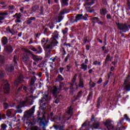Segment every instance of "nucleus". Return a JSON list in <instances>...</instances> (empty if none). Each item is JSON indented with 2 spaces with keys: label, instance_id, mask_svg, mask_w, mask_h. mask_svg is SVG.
Listing matches in <instances>:
<instances>
[{
  "label": "nucleus",
  "instance_id": "obj_1",
  "mask_svg": "<svg viewBox=\"0 0 130 130\" xmlns=\"http://www.w3.org/2000/svg\"><path fill=\"white\" fill-rule=\"evenodd\" d=\"M77 77H78V74H75L73 77V79L71 80V82L69 83V84L70 85L69 92L70 94H71V95H73V94H74V92H76V91L78 90V89H79V87L80 88L85 87V85H84L83 80V79H82V77L81 76L79 77V81L78 85V84H77V82H76V81H77Z\"/></svg>",
  "mask_w": 130,
  "mask_h": 130
},
{
  "label": "nucleus",
  "instance_id": "obj_2",
  "mask_svg": "<svg viewBox=\"0 0 130 130\" xmlns=\"http://www.w3.org/2000/svg\"><path fill=\"white\" fill-rule=\"evenodd\" d=\"M49 99H50V98L48 94H44L43 95L41 100L39 102L40 109H42V110H45L46 109V106L45 105H48Z\"/></svg>",
  "mask_w": 130,
  "mask_h": 130
},
{
  "label": "nucleus",
  "instance_id": "obj_3",
  "mask_svg": "<svg viewBox=\"0 0 130 130\" xmlns=\"http://www.w3.org/2000/svg\"><path fill=\"white\" fill-rule=\"evenodd\" d=\"M58 44V42H56L55 43V42H54L53 43L51 42V41L50 40V44H44L43 45V47H44V48H45V49H46V50H48V52H47V53L48 54H49L50 53V50H51V49H52V48H53V47H54V46H56V45Z\"/></svg>",
  "mask_w": 130,
  "mask_h": 130
},
{
  "label": "nucleus",
  "instance_id": "obj_4",
  "mask_svg": "<svg viewBox=\"0 0 130 130\" xmlns=\"http://www.w3.org/2000/svg\"><path fill=\"white\" fill-rule=\"evenodd\" d=\"M117 25L118 29L122 32H127L130 29V25H127L126 24L118 23Z\"/></svg>",
  "mask_w": 130,
  "mask_h": 130
},
{
  "label": "nucleus",
  "instance_id": "obj_5",
  "mask_svg": "<svg viewBox=\"0 0 130 130\" xmlns=\"http://www.w3.org/2000/svg\"><path fill=\"white\" fill-rule=\"evenodd\" d=\"M22 60L23 62H25V63L28 66V67H31V65L32 64V61L30 60V57H29L26 53L23 54Z\"/></svg>",
  "mask_w": 130,
  "mask_h": 130
},
{
  "label": "nucleus",
  "instance_id": "obj_6",
  "mask_svg": "<svg viewBox=\"0 0 130 130\" xmlns=\"http://www.w3.org/2000/svg\"><path fill=\"white\" fill-rule=\"evenodd\" d=\"M3 91H4L5 93H9L10 92V86L9 84H8L7 81H5V84L3 86L2 84H0V92H3Z\"/></svg>",
  "mask_w": 130,
  "mask_h": 130
},
{
  "label": "nucleus",
  "instance_id": "obj_7",
  "mask_svg": "<svg viewBox=\"0 0 130 130\" xmlns=\"http://www.w3.org/2000/svg\"><path fill=\"white\" fill-rule=\"evenodd\" d=\"M124 89L126 91H130V76H128L124 81Z\"/></svg>",
  "mask_w": 130,
  "mask_h": 130
},
{
  "label": "nucleus",
  "instance_id": "obj_8",
  "mask_svg": "<svg viewBox=\"0 0 130 130\" xmlns=\"http://www.w3.org/2000/svg\"><path fill=\"white\" fill-rule=\"evenodd\" d=\"M35 111V106H34L30 110H29L28 111L26 112L24 116V117H27V118H29V117H31L32 115L34 114V112Z\"/></svg>",
  "mask_w": 130,
  "mask_h": 130
},
{
  "label": "nucleus",
  "instance_id": "obj_9",
  "mask_svg": "<svg viewBox=\"0 0 130 130\" xmlns=\"http://www.w3.org/2000/svg\"><path fill=\"white\" fill-rule=\"evenodd\" d=\"M61 89H62V83L60 84L59 87L58 88L56 86H54L52 90V94L53 96L56 97V94H57V93H59V91Z\"/></svg>",
  "mask_w": 130,
  "mask_h": 130
},
{
  "label": "nucleus",
  "instance_id": "obj_10",
  "mask_svg": "<svg viewBox=\"0 0 130 130\" xmlns=\"http://www.w3.org/2000/svg\"><path fill=\"white\" fill-rule=\"evenodd\" d=\"M80 20H85V21H86L87 17L84 16L83 14H77L75 17V19L74 22L77 23L78 21H80Z\"/></svg>",
  "mask_w": 130,
  "mask_h": 130
},
{
  "label": "nucleus",
  "instance_id": "obj_11",
  "mask_svg": "<svg viewBox=\"0 0 130 130\" xmlns=\"http://www.w3.org/2000/svg\"><path fill=\"white\" fill-rule=\"evenodd\" d=\"M58 39V32L57 31H55L53 33L52 38H51L50 40L51 41L52 43H53V42H58L57 41H56V39Z\"/></svg>",
  "mask_w": 130,
  "mask_h": 130
},
{
  "label": "nucleus",
  "instance_id": "obj_12",
  "mask_svg": "<svg viewBox=\"0 0 130 130\" xmlns=\"http://www.w3.org/2000/svg\"><path fill=\"white\" fill-rule=\"evenodd\" d=\"M105 125L109 130L113 129L114 127V125L111 124V120H107L105 122Z\"/></svg>",
  "mask_w": 130,
  "mask_h": 130
},
{
  "label": "nucleus",
  "instance_id": "obj_13",
  "mask_svg": "<svg viewBox=\"0 0 130 130\" xmlns=\"http://www.w3.org/2000/svg\"><path fill=\"white\" fill-rule=\"evenodd\" d=\"M24 77H23V75L20 74L19 77L18 78L17 80L14 82V85L16 87H18L19 86V84L21 83H24V80H23Z\"/></svg>",
  "mask_w": 130,
  "mask_h": 130
},
{
  "label": "nucleus",
  "instance_id": "obj_14",
  "mask_svg": "<svg viewBox=\"0 0 130 130\" xmlns=\"http://www.w3.org/2000/svg\"><path fill=\"white\" fill-rule=\"evenodd\" d=\"M27 102H30V101H29V98H26V100L23 101L22 102H20L19 104L17 106V110H19L20 108H22L23 106H25V105Z\"/></svg>",
  "mask_w": 130,
  "mask_h": 130
},
{
  "label": "nucleus",
  "instance_id": "obj_15",
  "mask_svg": "<svg viewBox=\"0 0 130 130\" xmlns=\"http://www.w3.org/2000/svg\"><path fill=\"white\" fill-rule=\"evenodd\" d=\"M21 17H22L21 13H16L13 16V18L16 19V20H15V23H21V20H20Z\"/></svg>",
  "mask_w": 130,
  "mask_h": 130
},
{
  "label": "nucleus",
  "instance_id": "obj_16",
  "mask_svg": "<svg viewBox=\"0 0 130 130\" xmlns=\"http://www.w3.org/2000/svg\"><path fill=\"white\" fill-rule=\"evenodd\" d=\"M8 15H9L8 11L0 13V23H2V21H3V20H5L6 16H8Z\"/></svg>",
  "mask_w": 130,
  "mask_h": 130
},
{
  "label": "nucleus",
  "instance_id": "obj_17",
  "mask_svg": "<svg viewBox=\"0 0 130 130\" xmlns=\"http://www.w3.org/2000/svg\"><path fill=\"white\" fill-rule=\"evenodd\" d=\"M15 70V68L13 66V64L7 65L6 67L5 70L6 72H8V73H12Z\"/></svg>",
  "mask_w": 130,
  "mask_h": 130
},
{
  "label": "nucleus",
  "instance_id": "obj_18",
  "mask_svg": "<svg viewBox=\"0 0 130 130\" xmlns=\"http://www.w3.org/2000/svg\"><path fill=\"white\" fill-rule=\"evenodd\" d=\"M5 50L6 51V52H8L9 53H11V52H12L13 51V48L11 45H8L6 47H5Z\"/></svg>",
  "mask_w": 130,
  "mask_h": 130
},
{
  "label": "nucleus",
  "instance_id": "obj_19",
  "mask_svg": "<svg viewBox=\"0 0 130 130\" xmlns=\"http://www.w3.org/2000/svg\"><path fill=\"white\" fill-rule=\"evenodd\" d=\"M80 69L83 70L84 72H86L88 69V66L85 64V63H82L80 64Z\"/></svg>",
  "mask_w": 130,
  "mask_h": 130
},
{
  "label": "nucleus",
  "instance_id": "obj_20",
  "mask_svg": "<svg viewBox=\"0 0 130 130\" xmlns=\"http://www.w3.org/2000/svg\"><path fill=\"white\" fill-rule=\"evenodd\" d=\"M100 13L101 16H104V17H105V15L106 14H107V10L106 9L102 8L100 10Z\"/></svg>",
  "mask_w": 130,
  "mask_h": 130
},
{
  "label": "nucleus",
  "instance_id": "obj_21",
  "mask_svg": "<svg viewBox=\"0 0 130 130\" xmlns=\"http://www.w3.org/2000/svg\"><path fill=\"white\" fill-rule=\"evenodd\" d=\"M8 42H9V41L6 37H3L2 38V43L3 45H6V44H8Z\"/></svg>",
  "mask_w": 130,
  "mask_h": 130
},
{
  "label": "nucleus",
  "instance_id": "obj_22",
  "mask_svg": "<svg viewBox=\"0 0 130 130\" xmlns=\"http://www.w3.org/2000/svg\"><path fill=\"white\" fill-rule=\"evenodd\" d=\"M31 58L35 60V61H39V60L40 59L39 56L35 55L33 54H31Z\"/></svg>",
  "mask_w": 130,
  "mask_h": 130
},
{
  "label": "nucleus",
  "instance_id": "obj_23",
  "mask_svg": "<svg viewBox=\"0 0 130 130\" xmlns=\"http://www.w3.org/2000/svg\"><path fill=\"white\" fill-rule=\"evenodd\" d=\"M100 125V123H99V122H97L94 123L91 125V127H93L95 129H97V128H98V127H99Z\"/></svg>",
  "mask_w": 130,
  "mask_h": 130
},
{
  "label": "nucleus",
  "instance_id": "obj_24",
  "mask_svg": "<svg viewBox=\"0 0 130 130\" xmlns=\"http://www.w3.org/2000/svg\"><path fill=\"white\" fill-rule=\"evenodd\" d=\"M67 113L70 115H73V108H72V106H70L67 109Z\"/></svg>",
  "mask_w": 130,
  "mask_h": 130
},
{
  "label": "nucleus",
  "instance_id": "obj_25",
  "mask_svg": "<svg viewBox=\"0 0 130 130\" xmlns=\"http://www.w3.org/2000/svg\"><path fill=\"white\" fill-rule=\"evenodd\" d=\"M68 13H69L68 9H64L60 12L59 16H62V15H64V14H68Z\"/></svg>",
  "mask_w": 130,
  "mask_h": 130
},
{
  "label": "nucleus",
  "instance_id": "obj_26",
  "mask_svg": "<svg viewBox=\"0 0 130 130\" xmlns=\"http://www.w3.org/2000/svg\"><path fill=\"white\" fill-rule=\"evenodd\" d=\"M5 63V57L3 56L0 55V67Z\"/></svg>",
  "mask_w": 130,
  "mask_h": 130
},
{
  "label": "nucleus",
  "instance_id": "obj_27",
  "mask_svg": "<svg viewBox=\"0 0 130 130\" xmlns=\"http://www.w3.org/2000/svg\"><path fill=\"white\" fill-rule=\"evenodd\" d=\"M31 10L32 12L35 13L36 11H38L39 10V5H35V6L31 8Z\"/></svg>",
  "mask_w": 130,
  "mask_h": 130
},
{
  "label": "nucleus",
  "instance_id": "obj_28",
  "mask_svg": "<svg viewBox=\"0 0 130 130\" xmlns=\"http://www.w3.org/2000/svg\"><path fill=\"white\" fill-rule=\"evenodd\" d=\"M10 106H14V105L11 103H9V105H8L7 103L4 104V107L5 109H8Z\"/></svg>",
  "mask_w": 130,
  "mask_h": 130
},
{
  "label": "nucleus",
  "instance_id": "obj_29",
  "mask_svg": "<svg viewBox=\"0 0 130 130\" xmlns=\"http://www.w3.org/2000/svg\"><path fill=\"white\" fill-rule=\"evenodd\" d=\"M35 81H36V77H32L30 82V86H33L34 85V83H35Z\"/></svg>",
  "mask_w": 130,
  "mask_h": 130
},
{
  "label": "nucleus",
  "instance_id": "obj_30",
  "mask_svg": "<svg viewBox=\"0 0 130 130\" xmlns=\"http://www.w3.org/2000/svg\"><path fill=\"white\" fill-rule=\"evenodd\" d=\"M60 2L62 5H63L64 6H69V3H68L69 0H60Z\"/></svg>",
  "mask_w": 130,
  "mask_h": 130
},
{
  "label": "nucleus",
  "instance_id": "obj_31",
  "mask_svg": "<svg viewBox=\"0 0 130 130\" xmlns=\"http://www.w3.org/2000/svg\"><path fill=\"white\" fill-rule=\"evenodd\" d=\"M13 61L15 66H17V61H18V56H17V55H14L13 57Z\"/></svg>",
  "mask_w": 130,
  "mask_h": 130
},
{
  "label": "nucleus",
  "instance_id": "obj_32",
  "mask_svg": "<svg viewBox=\"0 0 130 130\" xmlns=\"http://www.w3.org/2000/svg\"><path fill=\"white\" fill-rule=\"evenodd\" d=\"M32 20H35V18L30 17L28 20L26 21V23L29 25V24H31V23H32Z\"/></svg>",
  "mask_w": 130,
  "mask_h": 130
},
{
  "label": "nucleus",
  "instance_id": "obj_33",
  "mask_svg": "<svg viewBox=\"0 0 130 130\" xmlns=\"http://www.w3.org/2000/svg\"><path fill=\"white\" fill-rule=\"evenodd\" d=\"M57 79L59 82H61V81H63L64 80L63 77H62L60 75H58Z\"/></svg>",
  "mask_w": 130,
  "mask_h": 130
},
{
  "label": "nucleus",
  "instance_id": "obj_34",
  "mask_svg": "<svg viewBox=\"0 0 130 130\" xmlns=\"http://www.w3.org/2000/svg\"><path fill=\"white\" fill-rule=\"evenodd\" d=\"M109 60H111V58H110V56H109V55H108L106 56V58L105 59V63H108Z\"/></svg>",
  "mask_w": 130,
  "mask_h": 130
},
{
  "label": "nucleus",
  "instance_id": "obj_35",
  "mask_svg": "<svg viewBox=\"0 0 130 130\" xmlns=\"http://www.w3.org/2000/svg\"><path fill=\"white\" fill-rule=\"evenodd\" d=\"M69 31V28H65L64 30H62V33H63V34L64 35H68V31Z\"/></svg>",
  "mask_w": 130,
  "mask_h": 130
},
{
  "label": "nucleus",
  "instance_id": "obj_36",
  "mask_svg": "<svg viewBox=\"0 0 130 130\" xmlns=\"http://www.w3.org/2000/svg\"><path fill=\"white\" fill-rule=\"evenodd\" d=\"M89 85H90V86L91 87V88H93L95 86H96V84H95V83L94 82H92V80H90L89 83Z\"/></svg>",
  "mask_w": 130,
  "mask_h": 130
},
{
  "label": "nucleus",
  "instance_id": "obj_37",
  "mask_svg": "<svg viewBox=\"0 0 130 130\" xmlns=\"http://www.w3.org/2000/svg\"><path fill=\"white\" fill-rule=\"evenodd\" d=\"M100 103H101V97H99L98 99V104L96 105L97 107L99 108V106H100Z\"/></svg>",
  "mask_w": 130,
  "mask_h": 130
},
{
  "label": "nucleus",
  "instance_id": "obj_38",
  "mask_svg": "<svg viewBox=\"0 0 130 130\" xmlns=\"http://www.w3.org/2000/svg\"><path fill=\"white\" fill-rule=\"evenodd\" d=\"M48 42V40H46L45 38H43L41 40V43L43 44V43H45V44L47 43Z\"/></svg>",
  "mask_w": 130,
  "mask_h": 130
},
{
  "label": "nucleus",
  "instance_id": "obj_39",
  "mask_svg": "<svg viewBox=\"0 0 130 130\" xmlns=\"http://www.w3.org/2000/svg\"><path fill=\"white\" fill-rule=\"evenodd\" d=\"M7 126L5 124H2L1 125L2 130H7Z\"/></svg>",
  "mask_w": 130,
  "mask_h": 130
},
{
  "label": "nucleus",
  "instance_id": "obj_40",
  "mask_svg": "<svg viewBox=\"0 0 130 130\" xmlns=\"http://www.w3.org/2000/svg\"><path fill=\"white\" fill-rule=\"evenodd\" d=\"M10 33L12 35H15V34H17V31H15L14 28H13L11 29H10Z\"/></svg>",
  "mask_w": 130,
  "mask_h": 130
},
{
  "label": "nucleus",
  "instance_id": "obj_41",
  "mask_svg": "<svg viewBox=\"0 0 130 130\" xmlns=\"http://www.w3.org/2000/svg\"><path fill=\"white\" fill-rule=\"evenodd\" d=\"M71 53H69L67 55V56L66 57L65 59H64V62H68V60L69 59V58L71 56Z\"/></svg>",
  "mask_w": 130,
  "mask_h": 130
},
{
  "label": "nucleus",
  "instance_id": "obj_42",
  "mask_svg": "<svg viewBox=\"0 0 130 130\" xmlns=\"http://www.w3.org/2000/svg\"><path fill=\"white\" fill-rule=\"evenodd\" d=\"M13 110V109H11V110H8L7 111V115H8V116H11V115H12V111Z\"/></svg>",
  "mask_w": 130,
  "mask_h": 130
},
{
  "label": "nucleus",
  "instance_id": "obj_43",
  "mask_svg": "<svg viewBox=\"0 0 130 130\" xmlns=\"http://www.w3.org/2000/svg\"><path fill=\"white\" fill-rule=\"evenodd\" d=\"M82 95H83V91H80L77 94V98H80V97H82Z\"/></svg>",
  "mask_w": 130,
  "mask_h": 130
},
{
  "label": "nucleus",
  "instance_id": "obj_44",
  "mask_svg": "<svg viewBox=\"0 0 130 130\" xmlns=\"http://www.w3.org/2000/svg\"><path fill=\"white\" fill-rule=\"evenodd\" d=\"M124 118L126 119V121H130L129 117L127 116V114L124 115Z\"/></svg>",
  "mask_w": 130,
  "mask_h": 130
},
{
  "label": "nucleus",
  "instance_id": "obj_45",
  "mask_svg": "<svg viewBox=\"0 0 130 130\" xmlns=\"http://www.w3.org/2000/svg\"><path fill=\"white\" fill-rule=\"evenodd\" d=\"M61 51L63 55H66V54H67V52L66 51V49H64V48H62L61 49Z\"/></svg>",
  "mask_w": 130,
  "mask_h": 130
},
{
  "label": "nucleus",
  "instance_id": "obj_46",
  "mask_svg": "<svg viewBox=\"0 0 130 130\" xmlns=\"http://www.w3.org/2000/svg\"><path fill=\"white\" fill-rule=\"evenodd\" d=\"M55 97V103H56V104H58V102H59V98H60V96L58 98H56V96Z\"/></svg>",
  "mask_w": 130,
  "mask_h": 130
},
{
  "label": "nucleus",
  "instance_id": "obj_47",
  "mask_svg": "<svg viewBox=\"0 0 130 130\" xmlns=\"http://www.w3.org/2000/svg\"><path fill=\"white\" fill-rule=\"evenodd\" d=\"M91 121H94V122H96L97 121V118H95V117L93 116V115L91 116Z\"/></svg>",
  "mask_w": 130,
  "mask_h": 130
},
{
  "label": "nucleus",
  "instance_id": "obj_48",
  "mask_svg": "<svg viewBox=\"0 0 130 130\" xmlns=\"http://www.w3.org/2000/svg\"><path fill=\"white\" fill-rule=\"evenodd\" d=\"M38 51L37 52V53H41L42 52V48H41V46H39L38 47Z\"/></svg>",
  "mask_w": 130,
  "mask_h": 130
},
{
  "label": "nucleus",
  "instance_id": "obj_49",
  "mask_svg": "<svg viewBox=\"0 0 130 130\" xmlns=\"http://www.w3.org/2000/svg\"><path fill=\"white\" fill-rule=\"evenodd\" d=\"M62 19H63V17H62V16H59L58 17V21H57L58 23H59V22L61 21V20H62Z\"/></svg>",
  "mask_w": 130,
  "mask_h": 130
},
{
  "label": "nucleus",
  "instance_id": "obj_50",
  "mask_svg": "<svg viewBox=\"0 0 130 130\" xmlns=\"http://www.w3.org/2000/svg\"><path fill=\"white\" fill-rule=\"evenodd\" d=\"M92 96H93V91H90L88 94V99H91Z\"/></svg>",
  "mask_w": 130,
  "mask_h": 130
},
{
  "label": "nucleus",
  "instance_id": "obj_51",
  "mask_svg": "<svg viewBox=\"0 0 130 130\" xmlns=\"http://www.w3.org/2000/svg\"><path fill=\"white\" fill-rule=\"evenodd\" d=\"M49 26L50 29H53V28H54V24H53L52 22H51L49 23Z\"/></svg>",
  "mask_w": 130,
  "mask_h": 130
},
{
  "label": "nucleus",
  "instance_id": "obj_52",
  "mask_svg": "<svg viewBox=\"0 0 130 130\" xmlns=\"http://www.w3.org/2000/svg\"><path fill=\"white\" fill-rule=\"evenodd\" d=\"M93 64H94L95 66H96V64H98V66H101V63L98 61H95L93 62Z\"/></svg>",
  "mask_w": 130,
  "mask_h": 130
},
{
  "label": "nucleus",
  "instance_id": "obj_53",
  "mask_svg": "<svg viewBox=\"0 0 130 130\" xmlns=\"http://www.w3.org/2000/svg\"><path fill=\"white\" fill-rule=\"evenodd\" d=\"M85 126H87V121L84 122L82 124L81 128H83V127H85Z\"/></svg>",
  "mask_w": 130,
  "mask_h": 130
},
{
  "label": "nucleus",
  "instance_id": "obj_54",
  "mask_svg": "<svg viewBox=\"0 0 130 130\" xmlns=\"http://www.w3.org/2000/svg\"><path fill=\"white\" fill-rule=\"evenodd\" d=\"M41 14H43L44 12V8L43 7V6H41V9L40 10Z\"/></svg>",
  "mask_w": 130,
  "mask_h": 130
},
{
  "label": "nucleus",
  "instance_id": "obj_55",
  "mask_svg": "<svg viewBox=\"0 0 130 130\" xmlns=\"http://www.w3.org/2000/svg\"><path fill=\"white\" fill-rule=\"evenodd\" d=\"M112 17L111 16V15L110 14H107V19H108V20H109L110 19H112Z\"/></svg>",
  "mask_w": 130,
  "mask_h": 130
},
{
  "label": "nucleus",
  "instance_id": "obj_56",
  "mask_svg": "<svg viewBox=\"0 0 130 130\" xmlns=\"http://www.w3.org/2000/svg\"><path fill=\"white\" fill-rule=\"evenodd\" d=\"M15 9V6H10L9 7V10H10V11H12Z\"/></svg>",
  "mask_w": 130,
  "mask_h": 130
},
{
  "label": "nucleus",
  "instance_id": "obj_57",
  "mask_svg": "<svg viewBox=\"0 0 130 130\" xmlns=\"http://www.w3.org/2000/svg\"><path fill=\"white\" fill-rule=\"evenodd\" d=\"M91 19L93 21H96V22H98L99 21V18L98 17H93V18H92Z\"/></svg>",
  "mask_w": 130,
  "mask_h": 130
},
{
  "label": "nucleus",
  "instance_id": "obj_58",
  "mask_svg": "<svg viewBox=\"0 0 130 130\" xmlns=\"http://www.w3.org/2000/svg\"><path fill=\"white\" fill-rule=\"evenodd\" d=\"M4 72H3V71H0V78H4Z\"/></svg>",
  "mask_w": 130,
  "mask_h": 130
},
{
  "label": "nucleus",
  "instance_id": "obj_59",
  "mask_svg": "<svg viewBox=\"0 0 130 130\" xmlns=\"http://www.w3.org/2000/svg\"><path fill=\"white\" fill-rule=\"evenodd\" d=\"M59 70L60 71V73L61 74H62V73L63 72V70H64V68H60Z\"/></svg>",
  "mask_w": 130,
  "mask_h": 130
},
{
  "label": "nucleus",
  "instance_id": "obj_60",
  "mask_svg": "<svg viewBox=\"0 0 130 130\" xmlns=\"http://www.w3.org/2000/svg\"><path fill=\"white\" fill-rule=\"evenodd\" d=\"M66 68L67 70H71L72 69V66L69 64L66 66Z\"/></svg>",
  "mask_w": 130,
  "mask_h": 130
},
{
  "label": "nucleus",
  "instance_id": "obj_61",
  "mask_svg": "<svg viewBox=\"0 0 130 130\" xmlns=\"http://www.w3.org/2000/svg\"><path fill=\"white\" fill-rule=\"evenodd\" d=\"M31 130H38V127L37 126H34L31 127Z\"/></svg>",
  "mask_w": 130,
  "mask_h": 130
},
{
  "label": "nucleus",
  "instance_id": "obj_62",
  "mask_svg": "<svg viewBox=\"0 0 130 130\" xmlns=\"http://www.w3.org/2000/svg\"><path fill=\"white\" fill-rule=\"evenodd\" d=\"M6 30L7 32H8L9 33H10L11 32V28L10 27V26H8L7 28H6Z\"/></svg>",
  "mask_w": 130,
  "mask_h": 130
},
{
  "label": "nucleus",
  "instance_id": "obj_63",
  "mask_svg": "<svg viewBox=\"0 0 130 130\" xmlns=\"http://www.w3.org/2000/svg\"><path fill=\"white\" fill-rule=\"evenodd\" d=\"M97 83H98V85L101 84V83H102V78H100Z\"/></svg>",
  "mask_w": 130,
  "mask_h": 130
},
{
  "label": "nucleus",
  "instance_id": "obj_64",
  "mask_svg": "<svg viewBox=\"0 0 130 130\" xmlns=\"http://www.w3.org/2000/svg\"><path fill=\"white\" fill-rule=\"evenodd\" d=\"M108 0H102V3L104 5H107V1Z\"/></svg>",
  "mask_w": 130,
  "mask_h": 130
}]
</instances>
